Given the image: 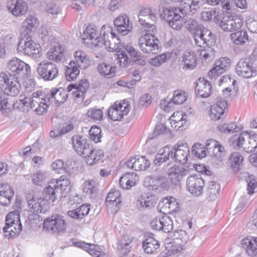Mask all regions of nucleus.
Wrapping results in <instances>:
<instances>
[{"instance_id":"f257e3e1","label":"nucleus","mask_w":257,"mask_h":257,"mask_svg":"<svg viewBox=\"0 0 257 257\" xmlns=\"http://www.w3.org/2000/svg\"><path fill=\"white\" fill-rule=\"evenodd\" d=\"M8 69L10 71L15 73L14 74L18 77H22L25 79V87L27 92H31L35 88V82L31 77V68L29 64L20 59L14 57L8 63Z\"/></svg>"},{"instance_id":"f03ea898","label":"nucleus","mask_w":257,"mask_h":257,"mask_svg":"<svg viewBox=\"0 0 257 257\" xmlns=\"http://www.w3.org/2000/svg\"><path fill=\"white\" fill-rule=\"evenodd\" d=\"M90 61L86 53L82 51H76L74 59L70 61L65 71V76L69 81L76 78L79 74V68L84 69L89 65Z\"/></svg>"},{"instance_id":"7ed1b4c3","label":"nucleus","mask_w":257,"mask_h":257,"mask_svg":"<svg viewBox=\"0 0 257 257\" xmlns=\"http://www.w3.org/2000/svg\"><path fill=\"white\" fill-rule=\"evenodd\" d=\"M229 142L235 149L241 147L246 152H252L257 148V135L243 132L232 136Z\"/></svg>"},{"instance_id":"20e7f679","label":"nucleus","mask_w":257,"mask_h":257,"mask_svg":"<svg viewBox=\"0 0 257 257\" xmlns=\"http://www.w3.org/2000/svg\"><path fill=\"white\" fill-rule=\"evenodd\" d=\"M21 37L17 46L18 52L28 55L34 59L40 58L41 56L40 45L32 40L31 36Z\"/></svg>"},{"instance_id":"39448f33","label":"nucleus","mask_w":257,"mask_h":257,"mask_svg":"<svg viewBox=\"0 0 257 257\" xmlns=\"http://www.w3.org/2000/svg\"><path fill=\"white\" fill-rule=\"evenodd\" d=\"M22 229V226L18 211L9 213L6 216L5 226L3 228L5 236L14 237L19 235Z\"/></svg>"},{"instance_id":"423d86ee","label":"nucleus","mask_w":257,"mask_h":257,"mask_svg":"<svg viewBox=\"0 0 257 257\" xmlns=\"http://www.w3.org/2000/svg\"><path fill=\"white\" fill-rule=\"evenodd\" d=\"M190 11H187L186 9L181 7L180 8H166L163 11L164 19L168 22L169 26L175 30H180L183 26L184 19L182 16L178 14L179 12H182L184 11L185 13L190 12Z\"/></svg>"},{"instance_id":"0eeeda50","label":"nucleus","mask_w":257,"mask_h":257,"mask_svg":"<svg viewBox=\"0 0 257 257\" xmlns=\"http://www.w3.org/2000/svg\"><path fill=\"white\" fill-rule=\"evenodd\" d=\"M100 33H102V45H104L109 51L113 52L118 50L120 41L117 36L113 32L112 28L109 26H103Z\"/></svg>"},{"instance_id":"6e6552de","label":"nucleus","mask_w":257,"mask_h":257,"mask_svg":"<svg viewBox=\"0 0 257 257\" xmlns=\"http://www.w3.org/2000/svg\"><path fill=\"white\" fill-rule=\"evenodd\" d=\"M0 78L2 79L0 81L4 82L1 84L2 92L12 97L19 94L21 86L17 80L18 78H15L12 75L8 76L6 74L2 73L0 75Z\"/></svg>"},{"instance_id":"1a4fd4ad","label":"nucleus","mask_w":257,"mask_h":257,"mask_svg":"<svg viewBox=\"0 0 257 257\" xmlns=\"http://www.w3.org/2000/svg\"><path fill=\"white\" fill-rule=\"evenodd\" d=\"M57 65L52 62L43 61L38 64L37 73L38 77L45 81H52L58 76Z\"/></svg>"},{"instance_id":"9d476101","label":"nucleus","mask_w":257,"mask_h":257,"mask_svg":"<svg viewBox=\"0 0 257 257\" xmlns=\"http://www.w3.org/2000/svg\"><path fill=\"white\" fill-rule=\"evenodd\" d=\"M159 43V39L154 34L149 33L142 36L138 40L140 49L147 54H157L160 48Z\"/></svg>"},{"instance_id":"9b49d317","label":"nucleus","mask_w":257,"mask_h":257,"mask_svg":"<svg viewBox=\"0 0 257 257\" xmlns=\"http://www.w3.org/2000/svg\"><path fill=\"white\" fill-rule=\"evenodd\" d=\"M100 33L95 26L89 25L87 27L81 35L84 44L91 48L101 47L102 41Z\"/></svg>"},{"instance_id":"f8f14e48","label":"nucleus","mask_w":257,"mask_h":257,"mask_svg":"<svg viewBox=\"0 0 257 257\" xmlns=\"http://www.w3.org/2000/svg\"><path fill=\"white\" fill-rule=\"evenodd\" d=\"M170 152L171 158L174 161L184 164L187 162L190 151L187 143L185 141H180L174 145Z\"/></svg>"},{"instance_id":"ddd939ff","label":"nucleus","mask_w":257,"mask_h":257,"mask_svg":"<svg viewBox=\"0 0 257 257\" xmlns=\"http://www.w3.org/2000/svg\"><path fill=\"white\" fill-rule=\"evenodd\" d=\"M50 104L47 96H45L41 91H37L32 93V109L37 114L40 115L46 114Z\"/></svg>"},{"instance_id":"4468645a","label":"nucleus","mask_w":257,"mask_h":257,"mask_svg":"<svg viewBox=\"0 0 257 257\" xmlns=\"http://www.w3.org/2000/svg\"><path fill=\"white\" fill-rule=\"evenodd\" d=\"M66 227L65 221L59 215H53L44 221L43 228H46L53 233L64 232Z\"/></svg>"},{"instance_id":"2eb2a0df","label":"nucleus","mask_w":257,"mask_h":257,"mask_svg":"<svg viewBox=\"0 0 257 257\" xmlns=\"http://www.w3.org/2000/svg\"><path fill=\"white\" fill-rule=\"evenodd\" d=\"M157 19L156 14L150 8H146L141 11L139 15V22L145 28L148 29V31L154 32L156 27L154 23Z\"/></svg>"},{"instance_id":"dca6fc26","label":"nucleus","mask_w":257,"mask_h":257,"mask_svg":"<svg viewBox=\"0 0 257 257\" xmlns=\"http://www.w3.org/2000/svg\"><path fill=\"white\" fill-rule=\"evenodd\" d=\"M28 206L37 213H45L48 202L40 193L29 194L26 196Z\"/></svg>"},{"instance_id":"f3484780","label":"nucleus","mask_w":257,"mask_h":257,"mask_svg":"<svg viewBox=\"0 0 257 257\" xmlns=\"http://www.w3.org/2000/svg\"><path fill=\"white\" fill-rule=\"evenodd\" d=\"M116 31L122 36L126 35L132 31L133 24L126 14H121L113 20Z\"/></svg>"},{"instance_id":"a211bd4d","label":"nucleus","mask_w":257,"mask_h":257,"mask_svg":"<svg viewBox=\"0 0 257 257\" xmlns=\"http://www.w3.org/2000/svg\"><path fill=\"white\" fill-rule=\"evenodd\" d=\"M130 110L129 105L125 103H119L118 104L115 103L109 107L108 115L114 121L120 120L124 115L128 114Z\"/></svg>"},{"instance_id":"6ab92c4d","label":"nucleus","mask_w":257,"mask_h":257,"mask_svg":"<svg viewBox=\"0 0 257 257\" xmlns=\"http://www.w3.org/2000/svg\"><path fill=\"white\" fill-rule=\"evenodd\" d=\"M89 87V83L86 79L81 80L79 84H70L67 88L68 92L74 89L72 94L74 99L78 102H82L84 97V94Z\"/></svg>"},{"instance_id":"aec40b11","label":"nucleus","mask_w":257,"mask_h":257,"mask_svg":"<svg viewBox=\"0 0 257 257\" xmlns=\"http://www.w3.org/2000/svg\"><path fill=\"white\" fill-rule=\"evenodd\" d=\"M189 191L195 196H200L205 185L204 180L198 176H189L186 182Z\"/></svg>"},{"instance_id":"412c9836","label":"nucleus","mask_w":257,"mask_h":257,"mask_svg":"<svg viewBox=\"0 0 257 257\" xmlns=\"http://www.w3.org/2000/svg\"><path fill=\"white\" fill-rule=\"evenodd\" d=\"M245 58L241 59L237 63L235 70L237 74L242 77L249 78L253 77L255 69Z\"/></svg>"},{"instance_id":"4be33fe9","label":"nucleus","mask_w":257,"mask_h":257,"mask_svg":"<svg viewBox=\"0 0 257 257\" xmlns=\"http://www.w3.org/2000/svg\"><path fill=\"white\" fill-rule=\"evenodd\" d=\"M230 65V60L227 57H222L216 61L214 67L209 71L208 76L211 78H215L226 71Z\"/></svg>"},{"instance_id":"5701e85b","label":"nucleus","mask_w":257,"mask_h":257,"mask_svg":"<svg viewBox=\"0 0 257 257\" xmlns=\"http://www.w3.org/2000/svg\"><path fill=\"white\" fill-rule=\"evenodd\" d=\"M72 143L74 150L80 156L87 154L90 151V146L88 140L82 136H74L72 138Z\"/></svg>"},{"instance_id":"b1692460","label":"nucleus","mask_w":257,"mask_h":257,"mask_svg":"<svg viewBox=\"0 0 257 257\" xmlns=\"http://www.w3.org/2000/svg\"><path fill=\"white\" fill-rule=\"evenodd\" d=\"M185 28L190 32L193 34V37L196 45L201 46V44L197 38L198 33L203 27L202 25L199 24L198 21L193 18L184 19L183 21Z\"/></svg>"},{"instance_id":"393cba45","label":"nucleus","mask_w":257,"mask_h":257,"mask_svg":"<svg viewBox=\"0 0 257 257\" xmlns=\"http://www.w3.org/2000/svg\"><path fill=\"white\" fill-rule=\"evenodd\" d=\"M7 8L14 16L19 17L26 13L28 6L23 0H11L8 2Z\"/></svg>"},{"instance_id":"a878e982","label":"nucleus","mask_w":257,"mask_h":257,"mask_svg":"<svg viewBox=\"0 0 257 257\" xmlns=\"http://www.w3.org/2000/svg\"><path fill=\"white\" fill-rule=\"evenodd\" d=\"M227 109V103L226 100L221 99L218 100L210 108V117L215 120L220 119L225 116V110Z\"/></svg>"},{"instance_id":"bb28decb","label":"nucleus","mask_w":257,"mask_h":257,"mask_svg":"<svg viewBox=\"0 0 257 257\" xmlns=\"http://www.w3.org/2000/svg\"><path fill=\"white\" fill-rule=\"evenodd\" d=\"M150 162L147 159L146 157H131L126 163L127 168L135 171L145 170L149 167Z\"/></svg>"},{"instance_id":"cd10ccee","label":"nucleus","mask_w":257,"mask_h":257,"mask_svg":"<svg viewBox=\"0 0 257 257\" xmlns=\"http://www.w3.org/2000/svg\"><path fill=\"white\" fill-rule=\"evenodd\" d=\"M197 38L201 44L200 47H204L203 45H205L206 47H212L214 45L216 42L214 35L210 30L204 27H203L198 33Z\"/></svg>"},{"instance_id":"c85d7f7f","label":"nucleus","mask_w":257,"mask_h":257,"mask_svg":"<svg viewBox=\"0 0 257 257\" xmlns=\"http://www.w3.org/2000/svg\"><path fill=\"white\" fill-rule=\"evenodd\" d=\"M14 195L13 188L7 183H0V204L8 205L11 203Z\"/></svg>"},{"instance_id":"c756f323","label":"nucleus","mask_w":257,"mask_h":257,"mask_svg":"<svg viewBox=\"0 0 257 257\" xmlns=\"http://www.w3.org/2000/svg\"><path fill=\"white\" fill-rule=\"evenodd\" d=\"M32 94H24L20 96L19 99L13 103V107L22 112H29L32 109Z\"/></svg>"},{"instance_id":"7c9ffc66","label":"nucleus","mask_w":257,"mask_h":257,"mask_svg":"<svg viewBox=\"0 0 257 257\" xmlns=\"http://www.w3.org/2000/svg\"><path fill=\"white\" fill-rule=\"evenodd\" d=\"M242 248L251 257H257V237H247L241 240Z\"/></svg>"},{"instance_id":"2f4dec72","label":"nucleus","mask_w":257,"mask_h":257,"mask_svg":"<svg viewBox=\"0 0 257 257\" xmlns=\"http://www.w3.org/2000/svg\"><path fill=\"white\" fill-rule=\"evenodd\" d=\"M188 170L182 167L174 166L168 171L170 182L173 185H177L182 177L188 174Z\"/></svg>"},{"instance_id":"473e14b6","label":"nucleus","mask_w":257,"mask_h":257,"mask_svg":"<svg viewBox=\"0 0 257 257\" xmlns=\"http://www.w3.org/2000/svg\"><path fill=\"white\" fill-rule=\"evenodd\" d=\"M195 90L197 95L205 98L209 96L212 92V87L209 81L204 78H199L196 82Z\"/></svg>"},{"instance_id":"72a5a7b5","label":"nucleus","mask_w":257,"mask_h":257,"mask_svg":"<svg viewBox=\"0 0 257 257\" xmlns=\"http://www.w3.org/2000/svg\"><path fill=\"white\" fill-rule=\"evenodd\" d=\"M64 49L59 43L54 45L47 53V57L50 60L55 62H59L63 60L64 57Z\"/></svg>"},{"instance_id":"f704fd0d","label":"nucleus","mask_w":257,"mask_h":257,"mask_svg":"<svg viewBox=\"0 0 257 257\" xmlns=\"http://www.w3.org/2000/svg\"><path fill=\"white\" fill-rule=\"evenodd\" d=\"M74 245L77 247L83 248L91 255H96V257H107L105 254L101 253V247L94 244L84 242H77L74 243Z\"/></svg>"},{"instance_id":"c9c22d12","label":"nucleus","mask_w":257,"mask_h":257,"mask_svg":"<svg viewBox=\"0 0 257 257\" xmlns=\"http://www.w3.org/2000/svg\"><path fill=\"white\" fill-rule=\"evenodd\" d=\"M139 177L135 173H127L122 176L119 179V185L124 189H129L135 186L139 181Z\"/></svg>"},{"instance_id":"e433bc0d","label":"nucleus","mask_w":257,"mask_h":257,"mask_svg":"<svg viewBox=\"0 0 257 257\" xmlns=\"http://www.w3.org/2000/svg\"><path fill=\"white\" fill-rule=\"evenodd\" d=\"M47 96L50 103L53 101L62 103L66 100L67 94L66 91L61 88H54L51 90L50 94L47 95Z\"/></svg>"},{"instance_id":"4c0bfd02","label":"nucleus","mask_w":257,"mask_h":257,"mask_svg":"<svg viewBox=\"0 0 257 257\" xmlns=\"http://www.w3.org/2000/svg\"><path fill=\"white\" fill-rule=\"evenodd\" d=\"M197 58L193 51H186L182 57L183 70L193 69L196 67Z\"/></svg>"},{"instance_id":"58836bf2","label":"nucleus","mask_w":257,"mask_h":257,"mask_svg":"<svg viewBox=\"0 0 257 257\" xmlns=\"http://www.w3.org/2000/svg\"><path fill=\"white\" fill-rule=\"evenodd\" d=\"M38 20L34 17L30 16L23 22L21 31V36H30L32 31L38 25Z\"/></svg>"},{"instance_id":"ea45409f","label":"nucleus","mask_w":257,"mask_h":257,"mask_svg":"<svg viewBox=\"0 0 257 257\" xmlns=\"http://www.w3.org/2000/svg\"><path fill=\"white\" fill-rule=\"evenodd\" d=\"M186 243L180 242L174 238H168L165 242V247L169 255L180 252L184 249Z\"/></svg>"},{"instance_id":"a19ab883","label":"nucleus","mask_w":257,"mask_h":257,"mask_svg":"<svg viewBox=\"0 0 257 257\" xmlns=\"http://www.w3.org/2000/svg\"><path fill=\"white\" fill-rule=\"evenodd\" d=\"M143 248L147 253L151 254L159 248V241L154 238L153 234H149L143 242Z\"/></svg>"},{"instance_id":"79ce46f5","label":"nucleus","mask_w":257,"mask_h":257,"mask_svg":"<svg viewBox=\"0 0 257 257\" xmlns=\"http://www.w3.org/2000/svg\"><path fill=\"white\" fill-rule=\"evenodd\" d=\"M88 154L82 155L85 158L86 163L88 165H93L100 160L104 156L103 152L100 150L92 149L90 147Z\"/></svg>"},{"instance_id":"37998d69","label":"nucleus","mask_w":257,"mask_h":257,"mask_svg":"<svg viewBox=\"0 0 257 257\" xmlns=\"http://www.w3.org/2000/svg\"><path fill=\"white\" fill-rule=\"evenodd\" d=\"M151 185L155 189H160L163 190H168L170 187V182L164 176H153L151 179Z\"/></svg>"},{"instance_id":"c03bdc74","label":"nucleus","mask_w":257,"mask_h":257,"mask_svg":"<svg viewBox=\"0 0 257 257\" xmlns=\"http://www.w3.org/2000/svg\"><path fill=\"white\" fill-rule=\"evenodd\" d=\"M54 182L55 183L58 191H60L61 197H65L71 189L69 180L66 176H62L59 180H57Z\"/></svg>"},{"instance_id":"a18cd8bd","label":"nucleus","mask_w":257,"mask_h":257,"mask_svg":"<svg viewBox=\"0 0 257 257\" xmlns=\"http://www.w3.org/2000/svg\"><path fill=\"white\" fill-rule=\"evenodd\" d=\"M216 24L225 31H230L231 14L229 13L223 14L220 12L219 15L216 16Z\"/></svg>"},{"instance_id":"49530a36","label":"nucleus","mask_w":257,"mask_h":257,"mask_svg":"<svg viewBox=\"0 0 257 257\" xmlns=\"http://www.w3.org/2000/svg\"><path fill=\"white\" fill-rule=\"evenodd\" d=\"M58 193L55 183L51 182L47 187L44 188L43 192L41 194L43 198L48 202V200L54 201L56 199Z\"/></svg>"},{"instance_id":"de8ad7c7","label":"nucleus","mask_w":257,"mask_h":257,"mask_svg":"<svg viewBox=\"0 0 257 257\" xmlns=\"http://www.w3.org/2000/svg\"><path fill=\"white\" fill-rule=\"evenodd\" d=\"M163 204V207L164 209H168V213L177 212L179 211V204L176 201V199L173 197H167L164 198L159 205Z\"/></svg>"},{"instance_id":"09e8293b","label":"nucleus","mask_w":257,"mask_h":257,"mask_svg":"<svg viewBox=\"0 0 257 257\" xmlns=\"http://www.w3.org/2000/svg\"><path fill=\"white\" fill-rule=\"evenodd\" d=\"M221 5L224 10H231L234 6L240 9H245L247 7L246 0H222Z\"/></svg>"},{"instance_id":"8fccbe9b","label":"nucleus","mask_w":257,"mask_h":257,"mask_svg":"<svg viewBox=\"0 0 257 257\" xmlns=\"http://www.w3.org/2000/svg\"><path fill=\"white\" fill-rule=\"evenodd\" d=\"M97 190V184L95 181L87 180L83 185V191L86 195L91 198H95Z\"/></svg>"},{"instance_id":"3c124183","label":"nucleus","mask_w":257,"mask_h":257,"mask_svg":"<svg viewBox=\"0 0 257 257\" xmlns=\"http://www.w3.org/2000/svg\"><path fill=\"white\" fill-rule=\"evenodd\" d=\"M243 158L242 156L237 152L231 154L229 162L230 166L234 172H237L242 164Z\"/></svg>"},{"instance_id":"603ef678","label":"nucleus","mask_w":257,"mask_h":257,"mask_svg":"<svg viewBox=\"0 0 257 257\" xmlns=\"http://www.w3.org/2000/svg\"><path fill=\"white\" fill-rule=\"evenodd\" d=\"M231 39L234 44L243 45L248 41V35L245 31H239L232 33L230 35Z\"/></svg>"},{"instance_id":"864d4df0","label":"nucleus","mask_w":257,"mask_h":257,"mask_svg":"<svg viewBox=\"0 0 257 257\" xmlns=\"http://www.w3.org/2000/svg\"><path fill=\"white\" fill-rule=\"evenodd\" d=\"M98 70L104 76L107 78H111L115 75L116 68L110 64L102 63L98 66Z\"/></svg>"},{"instance_id":"5fc2aeb1","label":"nucleus","mask_w":257,"mask_h":257,"mask_svg":"<svg viewBox=\"0 0 257 257\" xmlns=\"http://www.w3.org/2000/svg\"><path fill=\"white\" fill-rule=\"evenodd\" d=\"M170 157L169 148L168 147H165V149L160 150L159 153L156 155L154 163L155 165L159 166L167 161Z\"/></svg>"},{"instance_id":"6e6d98bb","label":"nucleus","mask_w":257,"mask_h":257,"mask_svg":"<svg viewBox=\"0 0 257 257\" xmlns=\"http://www.w3.org/2000/svg\"><path fill=\"white\" fill-rule=\"evenodd\" d=\"M13 103L7 95L2 92H0V110L3 113L10 112L13 107Z\"/></svg>"},{"instance_id":"4d7b16f0","label":"nucleus","mask_w":257,"mask_h":257,"mask_svg":"<svg viewBox=\"0 0 257 257\" xmlns=\"http://www.w3.org/2000/svg\"><path fill=\"white\" fill-rule=\"evenodd\" d=\"M220 190V187L219 184L215 181H210L208 182L207 192L210 197L215 199L219 194Z\"/></svg>"},{"instance_id":"13d9d810","label":"nucleus","mask_w":257,"mask_h":257,"mask_svg":"<svg viewBox=\"0 0 257 257\" xmlns=\"http://www.w3.org/2000/svg\"><path fill=\"white\" fill-rule=\"evenodd\" d=\"M192 153L196 157L200 159L206 157L207 155L205 147L200 143H196L193 145Z\"/></svg>"},{"instance_id":"bf43d9fd","label":"nucleus","mask_w":257,"mask_h":257,"mask_svg":"<svg viewBox=\"0 0 257 257\" xmlns=\"http://www.w3.org/2000/svg\"><path fill=\"white\" fill-rule=\"evenodd\" d=\"M86 116L94 120L99 121L103 117V112L100 109L91 108L89 109L86 114Z\"/></svg>"},{"instance_id":"052dcab7","label":"nucleus","mask_w":257,"mask_h":257,"mask_svg":"<svg viewBox=\"0 0 257 257\" xmlns=\"http://www.w3.org/2000/svg\"><path fill=\"white\" fill-rule=\"evenodd\" d=\"M46 179V173L42 171H38L34 173L32 177L33 183L38 186L42 185L45 183Z\"/></svg>"},{"instance_id":"680f3d73","label":"nucleus","mask_w":257,"mask_h":257,"mask_svg":"<svg viewBox=\"0 0 257 257\" xmlns=\"http://www.w3.org/2000/svg\"><path fill=\"white\" fill-rule=\"evenodd\" d=\"M230 31L240 29L243 25V19L241 16L231 15Z\"/></svg>"},{"instance_id":"e2e57ef3","label":"nucleus","mask_w":257,"mask_h":257,"mask_svg":"<svg viewBox=\"0 0 257 257\" xmlns=\"http://www.w3.org/2000/svg\"><path fill=\"white\" fill-rule=\"evenodd\" d=\"M117 63H119L120 67L124 68L126 67L130 63L126 54L124 50H119L117 52Z\"/></svg>"},{"instance_id":"0e129e2a","label":"nucleus","mask_w":257,"mask_h":257,"mask_svg":"<svg viewBox=\"0 0 257 257\" xmlns=\"http://www.w3.org/2000/svg\"><path fill=\"white\" fill-rule=\"evenodd\" d=\"M161 221V226H162L161 230L166 233L170 232L173 229V222L170 217L168 216H162Z\"/></svg>"},{"instance_id":"69168bd1","label":"nucleus","mask_w":257,"mask_h":257,"mask_svg":"<svg viewBox=\"0 0 257 257\" xmlns=\"http://www.w3.org/2000/svg\"><path fill=\"white\" fill-rule=\"evenodd\" d=\"M101 130L100 128L95 126H92L89 130L90 138L91 140L93 141L95 143H98L101 141Z\"/></svg>"},{"instance_id":"338daca9","label":"nucleus","mask_w":257,"mask_h":257,"mask_svg":"<svg viewBox=\"0 0 257 257\" xmlns=\"http://www.w3.org/2000/svg\"><path fill=\"white\" fill-rule=\"evenodd\" d=\"M172 238L177 239L183 243H186L188 240L189 236L187 232L183 230H176L174 232Z\"/></svg>"},{"instance_id":"774afa93","label":"nucleus","mask_w":257,"mask_h":257,"mask_svg":"<svg viewBox=\"0 0 257 257\" xmlns=\"http://www.w3.org/2000/svg\"><path fill=\"white\" fill-rule=\"evenodd\" d=\"M187 99L186 93L180 90L174 91V96L172 99V101L176 104H180Z\"/></svg>"}]
</instances>
